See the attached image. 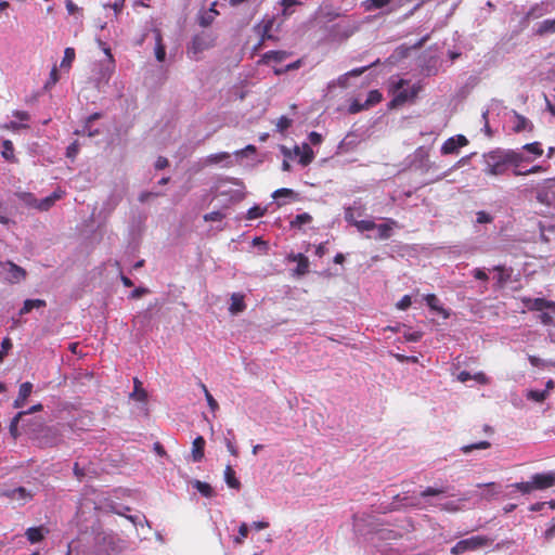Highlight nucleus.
<instances>
[{"instance_id": "58836bf2", "label": "nucleus", "mask_w": 555, "mask_h": 555, "mask_svg": "<svg viewBox=\"0 0 555 555\" xmlns=\"http://www.w3.org/2000/svg\"><path fill=\"white\" fill-rule=\"evenodd\" d=\"M134 391L132 392V397H134L139 401H144L146 399V391L141 388V382L138 378H134Z\"/></svg>"}, {"instance_id": "6e6d98bb", "label": "nucleus", "mask_w": 555, "mask_h": 555, "mask_svg": "<svg viewBox=\"0 0 555 555\" xmlns=\"http://www.w3.org/2000/svg\"><path fill=\"white\" fill-rule=\"evenodd\" d=\"M411 297L409 295H404L396 305L399 310H406L411 306Z\"/></svg>"}, {"instance_id": "412c9836", "label": "nucleus", "mask_w": 555, "mask_h": 555, "mask_svg": "<svg viewBox=\"0 0 555 555\" xmlns=\"http://www.w3.org/2000/svg\"><path fill=\"white\" fill-rule=\"evenodd\" d=\"M224 480L227 485L235 490H240L241 481L236 478L235 472L231 465H227L224 469Z\"/></svg>"}, {"instance_id": "bf43d9fd", "label": "nucleus", "mask_w": 555, "mask_h": 555, "mask_svg": "<svg viewBox=\"0 0 555 555\" xmlns=\"http://www.w3.org/2000/svg\"><path fill=\"white\" fill-rule=\"evenodd\" d=\"M12 347V343L9 338H4L1 343V350H0V362H2L3 357L5 356L7 351Z\"/></svg>"}, {"instance_id": "f3484780", "label": "nucleus", "mask_w": 555, "mask_h": 555, "mask_svg": "<svg viewBox=\"0 0 555 555\" xmlns=\"http://www.w3.org/2000/svg\"><path fill=\"white\" fill-rule=\"evenodd\" d=\"M534 33L541 37L548 34H555V18H547L541 22Z\"/></svg>"}, {"instance_id": "6e6552de", "label": "nucleus", "mask_w": 555, "mask_h": 555, "mask_svg": "<svg viewBox=\"0 0 555 555\" xmlns=\"http://www.w3.org/2000/svg\"><path fill=\"white\" fill-rule=\"evenodd\" d=\"M294 153L299 156V164L301 166H308L314 158V152L308 143H304L301 146H295Z\"/></svg>"}, {"instance_id": "423d86ee", "label": "nucleus", "mask_w": 555, "mask_h": 555, "mask_svg": "<svg viewBox=\"0 0 555 555\" xmlns=\"http://www.w3.org/2000/svg\"><path fill=\"white\" fill-rule=\"evenodd\" d=\"M532 483L534 490H544L555 486V474L546 473V474H535L532 476Z\"/></svg>"}, {"instance_id": "774afa93", "label": "nucleus", "mask_w": 555, "mask_h": 555, "mask_svg": "<svg viewBox=\"0 0 555 555\" xmlns=\"http://www.w3.org/2000/svg\"><path fill=\"white\" fill-rule=\"evenodd\" d=\"M169 165L168 159L166 157L159 156L155 163V168L157 170H162Z\"/></svg>"}, {"instance_id": "ddd939ff", "label": "nucleus", "mask_w": 555, "mask_h": 555, "mask_svg": "<svg viewBox=\"0 0 555 555\" xmlns=\"http://www.w3.org/2000/svg\"><path fill=\"white\" fill-rule=\"evenodd\" d=\"M205 439L202 436L196 437L192 442V460L201 462L204 457Z\"/></svg>"}, {"instance_id": "09e8293b", "label": "nucleus", "mask_w": 555, "mask_h": 555, "mask_svg": "<svg viewBox=\"0 0 555 555\" xmlns=\"http://www.w3.org/2000/svg\"><path fill=\"white\" fill-rule=\"evenodd\" d=\"M1 128L5 129V130H11V131H18L21 129H27L28 125L20 124V122H16V121H10V122L1 126Z\"/></svg>"}, {"instance_id": "13d9d810", "label": "nucleus", "mask_w": 555, "mask_h": 555, "mask_svg": "<svg viewBox=\"0 0 555 555\" xmlns=\"http://www.w3.org/2000/svg\"><path fill=\"white\" fill-rule=\"evenodd\" d=\"M308 139H309V142L311 144H313V145L321 144L322 140H323L322 135L319 132H317V131L310 132L309 135H308Z\"/></svg>"}, {"instance_id": "a878e982", "label": "nucleus", "mask_w": 555, "mask_h": 555, "mask_svg": "<svg viewBox=\"0 0 555 555\" xmlns=\"http://www.w3.org/2000/svg\"><path fill=\"white\" fill-rule=\"evenodd\" d=\"M75 56H76L75 49L70 48V47L66 48L64 51L63 60L61 62V67L69 69L75 60Z\"/></svg>"}, {"instance_id": "cd10ccee", "label": "nucleus", "mask_w": 555, "mask_h": 555, "mask_svg": "<svg viewBox=\"0 0 555 555\" xmlns=\"http://www.w3.org/2000/svg\"><path fill=\"white\" fill-rule=\"evenodd\" d=\"M266 212H267L266 207L255 205L247 210L246 219H248V220L258 219V218L262 217Z\"/></svg>"}, {"instance_id": "7ed1b4c3", "label": "nucleus", "mask_w": 555, "mask_h": 555, "mask_svg": "<svg viewBox=\"0 0 555 555\" xmlns=\"http://www.w3.org/2000/svg\"><path fill=\"white\" fill-rule=\"evenodd\" d=\"M493 539L487 535H474L467 539L460 540L451 548V554L461 555L468 551H476L482 547L490 546L493 543Z\"/></svg>"}, {"instance_id": "3c124183", "label": "nucleus", "mask_w": 555, "mask_h": 555, "mask_svg": "<svg viewBox=\"0 0 555 555\" xmlns=\"http://www.w3.org/2000/svg\"><path fill=\"white\" fill-rule=\"evenodd\" d=\"M543 170H544V169H543V167H542V166H538V165H537V166H533V167H531L530 169H527V170H525V171L519 170V169H515V170L513 171V173H514L515 176H526V175H530V173L540 172V171H543Z\"/></svg>"}, {"instance_id": "c756f323", "label": "nucleus", "mask_w": 555, "mask_h": 555, "mask_svg": "<svg viewBox=\"0 0 555 555\" xmlns=\"http://www.w3.org/2000/svg\"><path fill=\"white\" fill-rule=\"evenodd\" d=\"M522 151H526V152L534 155V157H540L543 154V149L541 146V143H539V142H532V143L525 144L522 146Z\"/></svg>"}, {"instance_id": "9b49d317", "label": "nucleus", "mask_w": 555, "mask_h": 555, "mask_svg": "<svg viewBox=\"0 0 555 555\" xmlns=\"http://www.w3.org/2000/svg\"><path fill=\"white\" fill-rule=\"evenodd\" d=\"M425 301L433 311H436L437 313L441 314L444 319H448L450 317L449 310L444 309L440 305V300L435 294L426 295Z\"/></svg>"}, {"instance_id": "72a5a7b5", "label": "nucleus", "mask_w": 555, "mask_h": 555, "mask_svg": "<svg viewBox=\"0 0 555 555\" xmlns=\"http://www.w3.org/2000/svg\"><path fill=\"white\" fill-rule=\"evenodd\" d=\"M2 156L7 160H14V146L10 140H4L2 143Z\"/></svg>"}, {"instance_id": "2f4dec72", "label": "nucleus", "mask_w": 555, "mask_h": 555, "mask_svg": "<svg viewBox=\"0 0 555 555\" xmlns=\"http://www.w3.org/2000/svg\"><path fill=\"white\" fill-rule=\"evenodd\" d=\"M383 99L382 93L378 90H371L365 100V104L369 107L378 104Z\"/></svg>"}, {"instance_id": "2eb2a0df", "label": "nucleus", "mask_w": 555, "mask_h": 555, "mask_svg": "<svg viewBox=\"0 0 555 555\" xmlns=\"http://www.w3.org/2000/svg\"><path fill=\"white\" fill-rule=\"evenodd\" d=\"M246 309V305L244 302V296L240 293H234L231 296V305L229 307V311L231 314H237L243 312Z\"/></svg>"}, {"instance_id": "1a4fd4ad", "label": "nucleus", "mask_w": 555, "mask_h": 555, "mask_svg": "<svg viewBox=\"0 0 555 555\" xmlns=\"http://www.w3.org/2000/svg\"><path fill=\"white\" fill-rule=\"evenodd\" d=\"M31 392H33V384L30 382H25V383L21 384L20 389H18V395L13 402V408L21 409L22 406H24L26 400L31 395Z\"/></svg>"}, {"instance_id": "8fccbe9b", "label": "nucleus", "mask_w": 555, "mask_h": 555, "mask_svg": "<svg viewBox=\"0 0 555 555\" xmlns=\"http://www.w3.org/2000/svg\"><path fill=\"white\" fill-rule=\"evenodd\" d=\"M224 214H222L221 211H211V212H208L206 215H204V220L209 222V221H221L223 218H224Z\"/></svg>"}, {"instance_id": "c9c22d12", "label": "nucleus", "mask_w": 555, "mask_h": 555, "mask_svg": "<svg viewBox=\"0 0 555 555\" xmlns=\"http://www.w3.org/2000/svg\"><path fill=\"white\" fill-rule=\"evenodd\" d=\"M272 197L275 199H279L281 197H291L296 199L297 194L292 189L282 188L274 191Z\"/></svg>"}, {"instance_id": "f8f14e48", "label": "nucleus", "mask_w": 555, "mask_h": 555, "mask_svg": "<svg viewBox=\"0 0 555 555\" xmlns=\"http://www.w3.org/2000/svg\"><path fill=\"white\" fill-rule=\"evenodd\" d=\"M4 495H7L9 499H11L13 501H18L22 503H24L33 498L31 493L29 491H27L24 487H18V488L9 490V491L4 492Z\"/></svg>"}, {"instance_id": "aec40b11", "label": "nucleus", "mask_w": 555, "mask_h": 555, "mask_svg": "<svg viewBox=\"0 0 555 555\" xmlns=\"http://www.w3.org/2000/svg\"><path fill=\"white\" fill-rule=\"evenodd\" d=\"M397 225V221L389 219L386 223L376 224L378 231V238L387 240L391 236L392 228Z\"/></svg>"}, {"instance_id": "680f3d73", "label": "nucleus", "mask_w": 555, "mask_h": 555, "mask_svg": "<svg viewBox=\"0 0 555 555\" xmlns=\"http://www.w3.org/2000/svg\"><path fill=\"white\" fill-rule=\"evenodd\" d=\"M473 275L476 280H480V281H488V279H489L488 274L482 269H479V268H476L473 271Z\"/></svg>"}, {"instance_id": "0e129e2a", "label": "nucleus", "mask_w": 555, "mask_h": 555, "mask_svg": "<svg viewBox=\"0 0 555 555\" xmlns=\"http://www.w3.org/2000/svg\"><path fill=\"white\" fill-rule=\"evenodd\" d=\"M422 336L423 335L421 332H412V333L404 334V337L406 340L414 341V343L421 340Z\"/></svg>"}, {"instance_id": "473e14b6", "label": "nucleus", "mask_w": 555, "mask_h": 555, "mask_svg": "<svg viewBox=\"0 0 555 555\" xmlns=\"http://www.w3.org/2000/svg\"><path fill=\"white\" fill-rule=\"evenodd\" d=\"M24 413L18 412L10 422L9 430L13 438H16L18 433V423L23 418Z\"/></svg>"}, {"instance_id": "a211bd4d", "label": "nucleus", "mask_w": 555, "mask_h": 555, "mask_svg": "<svg viewBox=\"0 0 555 555\" xmlns=\"http://www.w3.org/2000/svg\"><path fill=\"white\" fill-rule=\"evenodd\" d=\"M514 116L516 119L513 127L514 132L519 133L525 130H532V124L525 116L518 114L517 112H514Z\"/></svg>"}, {"instance_id": "e2e57ef3", "label": "nucleus", "mask_w": 555, "mask_h": 555, "mask_svg": "<svg viewBox=\"0 0 555 555\" xmlns=\"http://www.w3.org/2000/svg\"><path fill=\"white\" fill-rule=\"evenodd\" d=\"M225 446H227L228 451L233 456H237L238 455V450H237L236 446L234 444V442L231 439H228V438L225 439Z\"/></svg>"}, {"instance_id": "4d7b16f0", "label": "nucleus", "mask_w": 555, "mask_h": 555, "mask_svg": "<svg viewBox=\"0 0 555 555\" xmlns=\"http://www.w3.org/2000/svg\"><path fill=\"white\" fill-rule=\"evenodd\" d=\"M21 198L28 205L36 207L39 201L31 193H23Z\"/></svg>"}, {"instance_id": "603ef678", "label": "nucleus", "mask_w": 555, "mask_h": 555, "mask_svg": "<svg viewBox=\"0 0 555 555\" xmlns=\"http://www.w3.org/2000/svg\"><path fill=\"white\" fill-rule=\"evenodd\" d=\"M65 7H66V10L68 12L69 15H74V14H77V13H81L82 9L79 8L74 1L72 0H66L65 1Z\"/></svg>"}, {"instance_id": "f704fd0d", "label": "nucleus", "mask_w": 555, "mask_h": 555, "mask_svg": "<svg viewBox=\"0 0 555 555\" xmlns=\"http://www.w3.org/2000/svg\"><path fill=\"white\" fill-rule=\"evenodd\" d=\"M312 217L308 212L299 214L295 217V219L291 222L292 227L300 228L304 224L311 222Z\"/></svg>"}, {"instance_id": "20e7f679", "label": "nucleus", "mask_w": 555, "mask_h": 555, "mask_svg": "<svg viewBox=\"0 0 555 555\" xmlns=\"http://www.w3.org/2000/svg\"><path fill=\"white\" fill-rule=\"evenodd\" d=\"M274 25V18H263L260 23L254 26V30L259 35L260 40L255 49H259L267 40H276V37L271 34L272 27Z\"/></svg>"}, {"instance_id": "c85d7f7f", "label": "nucleus", "mask_w": 555, "mask_h": 555, "mask_svg": "<svg viewBox=\"0 0 555 555\" xmlns=\"http://www.w3.org/2000/svg\"><path fill=\"white\" fill-rule=\"evenodd\" d=\"M490 446H491V443L488 442V441H479V442H476V443L463 446L461 448V451L463 453L467 454V453H470L474 450H485V449H488V448H490Z\"/></svg>"}, {"instance_id": "9d476101", "label": "nucleus", "mask_w": 555, "mask_h": 555, "mask_svg": "<svg viewBox=\"0 0 555 555\" xmlns=\"http://www.w3.org/2000/svg\"><path fill=\"white\" fill-rule=\"evenodd\" d=\"M63 195L64 192L62 190H55L51 195L39 201L36 208L41 211H47L55 204L56 201L61 199Z\"/></svg>"}, {"instance_id": "79ce46f5", "label": "nucleus", "mask_w": 555, "mask_h": 555, "mask_svg": "<svg viewBox=\"0 0 555 555\" xmlns=\"http://www.w3.org/2000/svg\"><path fill=\"white\" fill-rule=\"evenodd\" d=\"M513 487L516 488L518 491H520L524 494L530 493L531 491L534 490L532 480L526 481V482H516L513 485Z\"/></svg>"}, {"instance_id": "e433bc0d", "label": "nucleus", "mask_w": 555, "mask_h": 555, "mask_svg": "<svg viewBox=\"0 0 555 555\" xmlns=\"http://www.w3.org/2000/svg\"><path fill=\"white\" fill-rule=\"evenodd\" d=\"M353 225L360 231H371L376 228V223L372 220L353 221Z\"/></svg>"}, {"instance_id": "69168bd1", "label": "nucleus", "mask_w": 555, "mask_h": 555, "mask_svg": "<svg viewBox=\"0 0 555 555\" xmlns=\"http://www.w3.org/2000/svg\"><path fill=\"white\" fill-rule=\"evenodd\" d=\"M473 378L481 384V385H486V384H489V378L487 377V375L482 372H479V373H476Z\"/></svg>"}, {"instance_id": "5fc2aeb1", "label": "nucleus", "mask_w": 555, "mask_h": 555, "mask_svg": "<svg viewBox=\"0 0 555 555\" xmlns=\"http://www.w3.org/2000/svg\"><path fill=\"white\" fill-rule=\"evenodd\" d=\"M302 2L300 0H282L281 5L283 7V13L284 15L287 14V11L289 8L294 5H301Z\"/></svg>"}, {"instance_id": "0eeeda50", "label": "nucleus", "mask_w": 555, "mask_h": 555, "mask_svg": "<svg viewBox=\"0 0 555 555\" xmlns=\"http://www.w3.org/2000/svg\"><path fill=\"white\" fill-rule=\"evenodd\" d=\"M208 49V43L203 36H194L191 46L188 49V54L191 59L197 60V55L204 50Z\"/></svg>"}, {"instance_id": "7c9ffc66", "label": "nucleus", "mask_w": 555, "mask_h": 555, "mask_svg": "<svg viewBox=\"0 0 555 555\" xmlns=\"http://www.w3.org/2000/svg\"><path fill=\"white\" fill-rule=\"evenodd\" d=\"M392 0H366L364 2V8L366 11L383 9L388 5Z\"/></svg>"}, {"instance_id": "bb28decb", "label": "nucleus", "mask_w": 555, "mask_h": 555, "mask_svg": "<svg viewBox=\"0 0 555 555\" xmlns=\"http://www.w3.org/2000/svg\"><path fill=\"white\" fill-rule=\"evenodd\" d=\"M155 56L159 62H163L166 57V47L159 33L156 35Z\"/></svg>"}, {"instance_id": "052dcab7", "label": "nucleus", "mask_w": 555, "mask_h": 555, "mask_svg": "<svg viewBox=\"0 0 555 555\" xmlns=\"http://www.w3.org/2000/svg\"><path fill=\"white\" fill-rule=\"evenodd\" d=\"M492 221V217L486 211L477 212V222L478 223H489Z\"/></svg>"}, {"instance_id": "f257e3e1", "label": "nucleus", "mask_w": 555, "mask_h": 555, "mask_svg": "<svg viewBox=\"0 0 555 555\" xmlns=\"http://www.w3.org/2000/svg\"><path fill=\"white\" fill-rule=\"evenodd\" d=\"M405 86H409V81L405 79H398L391 83L390 92L393 95L389 103L391 108L401 106L408 101L415 99L421 91V86L418 85H413L410 88H405Z\"/></svg>"}, {"instance_id": "37998d69", "label": "nucleus", "mask_w": 555, "mask_h": 555, "mask_svg": "<svg viewBox=\"0 0 555 555\" xmlns=\"http://www.w3.org/2000/svg\"><path fill=\"white\" fill-rule=\"evenodd\" d=\"M59 79H60L59 70H57V67L54 65L50 72V76H49L48 81L44 85V88L46 89L51 88L59 81Z\"/></svg>"}, {"instance_id": "b1692460", "label": "nucleus", "mask_w": 555, "mask_h": 555, "mask_svg": "<svg viewBox=\"0 0 555 555\" xmlns=\"http://www.w3.org/2000/svg\"><path fill=\"white\" fill-rule=\"evenodd\" d=\"M192 485L205 498H211L215 494L211 486L205 481L195 480Z\"/></svg>"}, {"instance_id": "de8ad7c7", "label": "nucleus", "mask_w": 555, "mask_h": 555, "mask_svg": "<svg viewBox=\"0 0 555 555\" xmlns=\"http://www.w3.org/2000/svg\"><path fill=\"white\" fill-rule=\"evenodd\" d=\"M308 267H309L308 258L305 257L304 255H299V262H298V266H297V272L299 274H305L308 271Z\"/></svg>"}, {"instance_id": "4468645a", "label": "nucleus", "mask_w": 555, "mask_h": 555, "mask_svg": "<svg viewBox=\"0 0 555 555\" xmlns=\"http://www.w3.org/2000/svg\"><path fill=\"white\" fill-rule=\"evenodd\" d=\"M507 156L506 160L509 162V165H513L515 169H517L522 163L531 162V158L526 157L522 152L515 150H506Z\"/></svg>"}, {"instance_id": "393cba45", "label": "nucleus", "mask_w": 555, "mask_h": 555, "mask_svg": "<svg viewBox=\"0 0 555 555\" xmlns=\"http://www.w3.org/2000/svg\"><path fill=\"white\" fill-rule=\"evenodd\" d=\"M26 537L30 543H38L43 539L42 527H31L26 531Z\"/></svg>"}, {"instance_id": "5701e85b", "label": "nucleus", "mask_w": 555, "mask_h": 555, "mask_svg": "<svg viewBox=\"0 0 555 555\" xmlns=\"http://www.w3.org/2000/svg\"><path fill=\"white\" fill-rule=\"evenodd\" d=\"M555 199L554 192L547 189H541L537 193V201L543 205L551 206Z\"/></svg>"}, {"instance_id": "39448f33", "label": "nucleus", "mask_w": 555, "mask_h": 555, "mask_svg": "<svg viewBox=\"0 0 555 555\" xmlns=\"http://www.w3.org/2000/svg\"><path fill=\"white\" fill-rule=\"evenodd\" d=\"M468 144V140L463 134H456L454 137H451L447 139L442 146H441V154L442 155H451V154H457L459 150L461 147H464Z\"/></svg>"}, {"instance_id": "ea45409f", "label": "nucleus", "mask_w": 555, "mask_h": 555, "mask_svg": "<svg viewBox=\"0 0 555 555\" xmlns=\"http://www.w3.org/2000/svg\"><path fill=\"white\" fill-rule=\"evenodd\" d=\"M247 535H248V526L246 522H242L238 527V535L235 537L234 542L236 544H242L244 542V540L247 538Z\"/></svg>"}, {"instance_id": "4be33fe9", "label": "nucleus", "mask_w": 555, "mask_h": 555, "mask_svg": "<svg viewBox=\"0 0 555 555\" xmlns=\"http://www.w3.org/2000/svg\"><path fill=\"white\" fill-rule=\"evenodd\" d=\"M46 301L43 299H26L22 309L20 310V314H27L35 308H43L46 307Z\"/></svg>"}, {"instance_id": "f03ea898", "label": "nucleus", "mask_w": 555, "mask_h": 555, "mask_svg": "<svg viewBox=\"0 0 555 555\" xmlns=\"http://www.w3.org/2000/svg\"><path fill=\"white\" fill-rule=\"evenodd\" d=\"M507 151L496 149L485 155V172L490 176H502L506 172L509 162L506 160Z\"/></svg>"}, {"instance_id": "864d4df0", "label": "nucleus", "mask_w": 555, "mask_h": 555, "mask_svg": "<svg viewBox=\"0 0 555 555\" xmlns=\"http://www.w3.org/2000/svg\"><path fill=\"white\" fill-rule=\"evenodd\" d=\"M205 398L207 403L212 412H216L219 409V404L216 399L211 396L208 389H205Z\"/></svg>"}, {"instance_id": "4c0bfd02", "label": "nucleus", "mask_w": 555, "mask_h": 555, "mask_svg": "<svg viewBox=\"0 0 555 555\" xmlns=\"http://www.w3.org/2000/svg\"><path fill=\"white\" fill-rule=\"evenodd\" d=\"M547 397V390H530L527 393L529 400L543 402Z\"/></svg>"}, {"instance_id": "338daca9", "label": "nucleus", "mask_w": 555, "mask_h": 555, "mask_svg": "<svg viewBox=\"0 0 555 555\" xmlns=\"http://www.w3.org/2000/svg\"><path fill=\"white\" fill-rule=\"evenodd\" d=\"M291 119L285 116H282L278 121V127L280 130H285L291 126Z\"/></svg>"}, {"instance_id": "a18cd8bd", "label": "nucleus", "mask_w": 555, "mask_h": 555, "mask_svg": "<svg viewBox=\"0 0 555 555\" xmlns=\"http://www.w3.org/2000/svg\"><path fill=\"white\" fill-rule=\"evenodd\" d=\"M446 489H438V488H433V487H427L424 491L421 492V496L423 498H426V496H434V495H439V494H442V493H446Z\"/></svg>"}, {"instance_id": "6ab92c4d", "label": "nucleus", "mask_w": 555, "mask_h": 555, "mask_svg": "<svg viewBox=\"0 0 555 555\" xmlns=\"http://www.w3.org/2000/svg\"><path fill=\"white\" fill-rule=\"evenodd\" d=\"M548 12L550 11H548L547 4H545L544 2L535 3L527 12L526 18L527 20L539 18V17H542L543 15H545Z\"/></svg>"}, {"instance_id": "49530a36", "label": "nucleus", "mask_w": 555, "mask_h": 555, "mask_svg": "<svg viewBox=\"0 0 555 555\" xmlns=\"http://www.w3.org/2000/svg\"><path fill=\"white\" fill-rule=\"evenodd\" d=\"M363 109H367V106L364 103H360L359 101L354 100L350 105H349V108H348V112L350 114H357Z\"/></svg>"}, {"instance_id": "a19ab883", "label": "nucleus", "mask_w": 555, "mask_h": 555, "mask_svg": "<svg viewBox=\"0 0 555 555\" xmlns=\"http://www.w3.org/2000/svg\"><path fill=\"white\" fill-rule=\"evenodd\" d=\"M540 321L544 325H553L555 322V314L548 310V311H541V314L539 315Z\"/></svg>"}, {"instance_id": "dca6fc26", "label": "nucleus", "mask_w": 555, "mask_h": 555, "mask_svg": "<svg viewBox=\"0 0 555 555\" xmlns=\"http://www.w3.org/2000/svg\"><path fill=\"white\" fill-rule=\"evenodd\" d=\"M288 56L289 53L286 51H268L261 56L259 63L268 64L271 61L281 63Z\"/></svg>"}, {"instance_id": "c03bdc74", "label": "nucleus", "mask_w": 555, "mask_h": 555, "mask_svg": "<svg viewBox=\"0 0 555 555\" xmlns=\"http://www.w3.org/2000/svg\"><path fill=\"white\" fill-rule=\"evenodd\" d=\"M10 271L14 274V278L17 280L25 279L26 276V271L13 262H10Z\"/></svg>"}]
</instances>
